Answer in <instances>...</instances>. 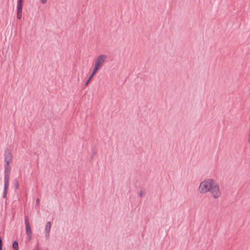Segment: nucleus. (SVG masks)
Here are the masks:
<instances>
[{
    "instance_id": "nucleus-1",
    "label": "nucleus",
    "mask_w": 250,
    "mask_h": 250,
    "mask_svg": "<svg viewBox=\"0 0 250 250\" xmlns=\"http://www.w3.org/2000/svg\"><path fill=\"white\" fill-rule=\"evenodd\" d=\"M214 182L213 180L208 179L202 181L199 186L198 191L201 194H205L208 192L213 183Z\"/></svg>"
},
{
    "instance_id": "nucleus-2",
    "label": "nucleus",
    "mask_w": 250,
    "mask_h": 250,
    "mask_svg": "<svg viewBox=\"0 0 250 250\" xmlns=\"http://www.w3.org/2000/svg\"><path fill=\"white\" fill-rule=\"evenodd\" d=\"M211 196L215 199L219 198L221 195V192L220 190L219 187L217 183L214 181L210 188L209 191Z\"/></svg>"
},
{
    "instance_id": "nucleus-3",
    "label": "nucleus",
    "mask_w": 250,
    "mask_h": 250,
    "mask_svg": "<svg viewBox=\"0 0 250 250\" xmlns=\"http://www.w3.org/2000/svg\"><path fill=\"white\" fill-rule=\"evenodd\" d=\"M107 59V55L105 54L99 55L96 58L94 65L99 69H101L104 65V63L106 62Z\"/></svg>"
},
{
    "instance_id": "nucleus-4",
    "label": "nucleus",
    "mask_w": 250,
    "mask_h": 250,
    "mask_svg": "<svg viewBox=\"0 0 250 250\" xmlns=\"http://www.w3.org/2000/svg\"><path fill=\"white\" fill-rule=\"evenodd\" d=\"M25 224L26 234L27 235L29 239H30L32 236V230L29 223V219L28 216L25 217Z\"/></svg>"
},
{
    "instance_id": "nucleus-5",
    "label": "nucleus",
    "mask_w": 250,
    "mask_h": 250,
    "mask_svg": "<svg viewBox=\"0 0 250 250\" xmlns=\"http://www.w3.org/2000/svg\"><path fill=\"white\" fill-rule=\"evenodd\" d=\"M10 164H6L4 166V182H9L10 179Z\"/></svg>"
},
{
    "instance_id": "nucleus-6",
    "label": "nucleus",
    "mask_w": 250,
    "mask_h": 250,
    "mask_svg": "<svg viewBox=\"0 0 250 250\" xmlns=\"http://www.w3.org/2000/svg\"><path fill=\"white\" fill-rule=\"evenodd\" d=\"M13 159L12 153L9 150H6L4 153V161L6 164H10Z\"/></svg>"
},
{
    "instance_id": "nucleus-7",
    "label": "nucleus",
    "mask_w": 250,
    "mask_h": 250,
    "mask_svg": "<svg viewBox=\"0 0 250 250\" xmlns=\"http://www.w3.org/2000/svg\"><path fill=\"white\" fill-rule=\"evenodd\" d=\"M9 186V182H4L3 197L6 198L7 193V190Z\"/></svg>"
},
{
    "instance_id": "nucleus-8",
    "label": "nucleus",
    "mask_w": 250,
    "mask_h": 250,
    "mask_svg": "<svg viewBox=\"0 0 250 250\" xmlns=\"http://www.w3.org/2000/svg\"><path fill=\"white\" fill-rule=\"evenodd\" d=\"M22 0H18L17 11H22Z\"/></svg>"
},
{
    "instance_id": "nucleus-9",
    "label": "nucleus",
    "mask_w": 250,
    "mask_h": 250,
    "mask_svg": "<svg viewBox=\"0 0 250 250\" xmlns=\"http://www.w3.org/2000/svg\"><path fill=\"white\" fill-rule=\"evenodd\" d=\"M51 223L50 222H48L46 223V226H45V232H50V229H51Z\"/></svg>"
},
{
    "instance_id": "nucleus-10",
    "label": "nucleus",
    "mask_w": 250,
    "mask_h": 250,
    "mask_svg": "<svg viewBox=\"0 0 250 250\" xmlns=\"http://www.w3.org/2000/svg\"><path fill=\"white\" fill-rule=\"evenodd\" d=\"M99 69H100L99 68H98L94 65V67H93L92 73L90 76H91V77H93V76L96 74V73L98 72V71Z\"/></svg>"
},
{
    "instance_id": "nucleus-11",
    "label": "nucleus",
    "mask_w": 250,
    "mask_h": 250,
    "mask_svg": "<svg viewBox=\"0 0 250 250\" xmlns=\"http://www.w3.org/2000/svg\"><path fill=\"white\" fill-rule=\"evenodd\" d=\"M18 243L17 241H14L13 243L12 247L15 250H18Z\"/></svg>"
},
{
    "instance_id": "nucleus-12",
    "label": "nucleus",
    "mask_w": 250,
    "mask_h": 250,
    "mask_svg": "<svg viewBox=\"0 0 250 250\" xmlns=\"http://www.w3.org/2000/svg\"><path fill=\"white\" fill-rule=\"evenodd\" d=\"M22 17V11H17V19L20 20Z\"/></svg>"
},
{
    "instance_id": "nucleus-13",
    "label": "nucleus",
    "mask_w": 250,
    "mask_h": 250,
    "mask_svg": "<svg viewBox=\"0 0 250 250\" xmlns=\"http://www.w3.org/2000/svg\"><path fill=\"white\" fill-rule=\"evenodd\" d=\"M92 78H93V77H91V76H90L89 77V78H88V79L87 80L86 82L85 83V86H87L88 85L89 83H90V82L92 80Z\"/></svg>"
},
{
    "instance_id": "nucleus-14",
    "label": "nucleus",
    "mask_w": 250,
    "mask_h": 250,
    "mask_svg": "<svg viewBox=\"0 0 250 250\" xmlns=\"http://www.w3.org/2000/svg\"><path fill=\"white\" fill-rule=\"evenodd\" d=\"M15 188L16 189H18L19 188V183H18V181L17 180H15Z\"/></svg>"
},
{
    "instance_id": "nucleus-15",
    "label": "nucleus",
    "mask_w": 250,
    "mask_h": 250,
    "mask_svg": "<svg viewBox=\"0 0 250 250\" xmlns=\"http://www.w3.org/2000/svg\"><path fill=\"white\" fill-rule=\"evenodd\" d=\"M248 141V143L250 144V128H249Z\"/></svg>"
},
{
    "instance_id": "nucleus-16",
    "label": "nucleus",
    "mask_w": 250,
    "mask_h": 250,
    "mask_svg": "<svg viewBox=\"0 0 250 250\" xmlns=\"http://www.w3.org/2000/svg\"><path fill=\"white\" fill-rule=\"evenodd\" d=\"M49 232H46V235H45V237H46V239L47 240L49 238Z\"/></svg>"
},
{
    "instance_id": "nucleus-17",
    "label": "nucleus",
    "mask_w": 250,
    "mask_h": 250,
    "mask_svg": "<svg viewBox=\"0 0 250 250\" xmlns=\"http://www.w3.org/2000/svg\"><path fill=\"white\" fill-rule=\"evenodd\" d=\"M42 4H44L47 2V0H40Z\"/></svg>"
},
{
    "instance_id": "nucleus-18",
    "label": "nucleus",
    "mask_w": 250,
    "mask_h": 250,
    "mask_svg": "<svg viewBox=\"0 0 250 250\" xmlns=\"http://www.w3.org/2000/svg\"><path fill=\"white\" fill-rule=\"evenodd\" d=\"M39 202H40V200H39V199H37L36 200V203H37V205H38V204H39Z\"/></svg>"
},
{
    "instance_id": "nucleus-19",
    "label": "nucleus",
    "mask_w": 250,
    "mask_h": 250,
    "mask_svg": "<svg viewBox=\"0 0 250 250\" xmlns=\"http://www.w3.org/2000/svg\"><path fill=\"white\" fill-rule=\"evenodd\" d=\"M142 194H142V192H140V196H142Z\"/></svg>"
},
{
    "instance_id": "nucleus-20",
    "label": "nucleus",
    "mask_w": 250,
    "mask_h": 250,
    "mask_svg": "<svg viewBox=\"0 0 250 250\" xmlns=\"http://www.w3.org/2000/svg\"><path fill=\"white\" fill-rule=\"evenodd\" d=\"M0 250H2V249H0Z\"/></svg>"
}]
</instances>
